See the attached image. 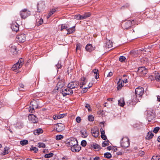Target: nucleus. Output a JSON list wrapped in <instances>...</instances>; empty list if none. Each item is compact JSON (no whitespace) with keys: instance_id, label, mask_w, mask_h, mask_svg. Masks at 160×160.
<instances>
[{"instance_id":"44","label":"nucleus","mask_w":160,"mask_h":160,"mask_svg":"<svg viewBox=\"0 0 160 160\" xmlns=\"http://www.w3.org/2000/svg\"><path fill=\"white\" fill-rule=\"evenodd\" d=\"M85 107L86 108L88 109V111H91V109L90 105L88 104H85Z\"/></svg>"},{"instance_id":"37","label":"nucleus","mask_w":160,"mask_h":160,"mask_svg":"<svg viewBox=\"0 0 160 160\" xmlns=\"http://www.w3.org/2000/svg\"><path fill=\"white\" fill-rule=\"evenodd\" d=\"M132 99H132V100H129L127 102V103L128 105H133L136 104V103L134 104V102L132 101Z\"/></svg>"},{"instance_id":"39","label":"nucleus","mask_w":160,"mask_h":160,"mask_svg":"<svg viewBox=\"0 0 160 160\" xmlns=\"http://www.w3.org/2000/svg\"><path fill=\"white\" fill-rule=\"evenodd\" d=\"M63 138V136L61 135H57L56 137V139L57 140H59L62 139Z\"/></svg>"},{"instance_id":"53","label":"nucleus","mask_w":160,"mask_h":160,"mask_svg":"<svg viewBox=\"0 0 160 160\" xmlns=\"http://www.w3.org/2000/svg\"><path fill=\"white\" fill-rule=\"evenodd\" d=\"M76 121L78 123H80L81 121V118L79 117H78L76 118Z\"/></svg>"},{"instance_id":"46","label":"nucleus","mask_w":160,"mask_h":160,"mask_svg":"<svg viewBox=\"0 0 160 160\" xmlns=\"http://www.w3.org/2000/svg\"><path fill=\"white\" fill-rule=\"evenodd\" d=\"M86 144L87 142L85 140H83L81 142V145L82 146L84 147L86 146Z\"/></svg>"},{"instance_id":"56","label":"nucleus","mask_w":160,"mask_h":160,"mask_svg":"<svg viewBox=\"0 0 160 160\" xmlns=\"http://www.w3.org/2000/svg\"><path fill=\"white\" fill-rule=\"evenodd\" d=\"M68 28L67 26L65 25H62L61 26V30L62 31V30L65 29H67Z\"/></svg>"},{"instance_id":"49","label":"nucleus","mask_w":160,"mask_h":160,"mask_svg":"<svg viewBox=\"0 0 160 160\" xmlns=\"http://www.w3.org/2000/svg\"><path fill=\"white\" fill-rule=\"evenodd\" d=\"M56 11V10L55 8H53L50 11V12L49 13L50 14H51V15H52V14L54 13V12Z\"/></svg>"},{"instance_id":"45","label":"nucleus","mask_w":160,"mask_h":160,"mask_svg":"<svg viewBox=\"0 0 160 160\" xmlns=\"http://www.w3.org/2000/svg\"><path fill=\"white\" fill-rule=\"evenodd\" d=\"M159 129L160 128L159 127H157L154 129L153 130V132L155 133H157L158 132Z\"/></svg>"},{"instance_id":"27","label":"nucleus","mask_w":160,"mask_h":160,"mask_svg":"<svg viewBox=\"0 0 160 160\" xmlns=\"http://www.w3.org/2000/svg\"><path fill=\"white\" fill-rule=\"evenodd\" d=\"M75 26L72 27V28H69L67 29L68 32L67 34H70L73 32L74 31V27Z\"/></svg>"},{"instance_id":"10","label":"nucleus","mask_w":160,"mask_h":160,"mask_svg":"<svg viewBox=\"0 0 160 160\" xmlns=\"http://www.w3.org/2000/svg\"><path fill=\"white\" fill-rule=\"evenodd\" d=\"M17 40L20 42H23L25 41L26 35L24 33L19 34L16 37Z\"/></svg>"},{"instance_id":"12","label":"nucleus","mask_w":160,"mask_h":160,"mask_svg":"<svg viewBox=\"0 0 160 160\" xmlns=\"http://www.w3.org/2000/svg\"><path fill=\"white\" fill-rule=\"evenodd\" d=\"M138 72L142 76H144L148 72V70L144 67H141L138 68Z\"/></svg>"},{"instance_id":"63","label":"nucleus","mask_w":160,"mask_h":160,"mask_svg":"<svg viewBox=\"0 0 160 160\" xmlns=\"http://www.w3.org/2000/svg\"><path fill=\"white\" fill-rule=\"evenodd\" d=\"M100 131L101 135L105 134V131L103 130V129L102 128L100 129Z\"/></svg>"},{"instance_id":"13","label":"nucleus","mask_w":160,"mask_h":160,"mask_svg":"<svg viewBox=\"0 0 160 160\" xmlns=\"http://www.w3.org/2000/svg\"><path fill=\"white\" fill-rule=\"evenodd\" d=\"M65 80L63 79H62L59 80L57 84V90H58L59 88H62L65 85Z\"/></svg>"},{"instance_id":"48","label":"nucleus","mask_w":160,"mask_h":160,"mask_svg":"<svg viewBox=\"0 0 160 160\" xmlns=\"http://www.w3.org/2000/svg\"><path fill=\"white\" fill-rule=\"evenodd\" d=\"M24 61L23 59L21 58L19 59L18 62L19 63V64H20V65L22 66L24 63Z\"/></svg>"},{"instance_id":"26","label":"nucleus","mask_w":160,"mask_h":160,"mask_svg":"<svg viewBox=\"0 0 160 160\" xmlns=\"http://www.w3.org/2000/svg\"><path fill=\"white\" fill-rule=\"evenodd\" d=\"M112 46V43L110 40L107 41L106 43V47L108 48H111Z\"/></svg>"},{"instance_id":"15","label":"nucleus","mask_w":160,"mask_h":160,"mask_svg":"<svg viewBox=\"0 0 160 160\" xmlns=\"http://www.w3.org/2000/svg\"><path fill=\"white\" fill-rule=\"evenodd\" d=\"M91 132L92 135L95 138L97 137L98 136V130L96 128H92Z\"/></svg>"},{"instance_id":"41","label":"nucleus","mask_w":160,"mask_h":160,"mask_svg":"<svg viewBox=\"0 0 160 160\" xmlns=\"http://www.w3.org/2000/svg\"><path fill=\"white\" fill-rule=\"evenodd\" d=\"M31 150H32L34 151L35 153H36L37 152L38 150V149L35 147H33L32 146L31 148H30Z\"/></svg>"},{"instance_id":"7","label":"nucleus","mask_w":160,"mask_h":160,"mask_svg":"<svg viewBox=\"0 0 160 160\" xmlns=\"http://www.w3.org/2000/svg\"><path fill=\"white\" fill-rule=\"evenodd\" d=\"M62 93L63 96L65 97L67 95H72L73 93V92L72 89L67 87V88L62 90Z\"/></svg>"},{"instance_id":"58","label":"nucleus","mask_w":160,"mask_h":160,"mask_svg":"<svg viewBox=\"0 0 160 160\" xmlns=\"http://www.w3.org/2000/svg\"><path fill=\"white\" fill-rule=\"evenodd\" d=\"M56 67L57 69H59L61 68L62 65L60 64H59V63H58L56 65Z\"/></svg>"},{"instance_id":"8","label":"nucleus","mask_w":160,"mask_h":160,"mask_svg":"<svg viewBox=\"0 0 160 160\" xmlns=\"http://www.w3.org/2000/svg\"><path fill=\"white\" fill-rule=\"evenodd\" d=\"M37 10L39 12L43 11L45 7L44 2L41 1L37 4Z\"/></svg>"},{"instance_id":"32","label":"nucleus","mask_w":160,"mask_h":160,"mask_svg":"<svg viewBox=\"0 0 160 160\" xmlns=\"http://www.w3.org/2000/svg\"><path fill=\"white\" fill-rule=\"evenodd\" d=\"M153 136V134L151 132H148L147 133L146 138L148 139L152 138Z\"/></svg>"},{"instance_id":"3","label":"nucleus","mask_w":160,"mask_h":160,"mask_svg":"<svg viewBox=\"0 0 160 160\" xmlns=\"http://www.w3.org/2000/svg\"><path fill=\"white\" fill-rule=\"evenodd\" d=\"M121 146L124 148L128 147L129 146V140L127 137L122 138L121 141Z\"/></svg>"},{"instance_id":"6","label":"nucleus","mask_w":160,"mask_h":160,"mask_svg":"<svg viewBox=\"0 0 160 160\" xmlns=\"http://www.w3.org/2000/svg\"><path fill=\"white\" fill-rule=\"evenodd\" d=\"M38 102L36 101H33L31 102V104L32 107H30V109L29 110L30 112L32 113L34 111V108H37L38 107Z\"/></svg>"},{"instance_id":"14","label":"nucleus","mask_w":160,"mask_h":160,"mask_svg":"<svg viewBox=\"0 0 160 160\" xmlns=\"http://www.w3.org/2000/svg\"><path fill=\"white\" fill-rule=\"evenodd\" d=\"M71 149L73 152H79L81 149V147L78 144L71 147Z\"/></svg>"},{"instance_id":"28","label":"nucleus","mask_w":160,"mask_h":160,"mask_svg":"<svg viewBox=\"0 0 160 160\" xmlns=\"http://www.w3.org/2000/svg\"><path fill=\"white\" fill-rule=\"evenodd\" d=\"M8 148L6 147L4 148V151L1 154L2 155H4L8 153Z\"/></svg>"},{"instance_id":"5","label":"nucleus","mask_w":160,"mask_h":160,"mask_svg":"<svg viewBox=\"0 0 160 160\" xmlns=\"http://www.w3.org/2000/svg\"><path fill=\"white\" fill-rule=\"evenodd\" d=\"M79 85V82L78 81H74L69 83L67 85V87L72 89L75 88H78Z\"/></svg>"},{"instance_id":"2","label":"nucleus","mask_w":160,"mask_h":160,"mask_svg":"<svg viewBox=\"0 0 160 160\" xmlns=\"http://www.w3.org/2000/svg\"><path fill=\"white\" fill-rule=\"evenodd\" d=\"M137 21L133 20L132 21L130 20H128L124 22L122 25V27L124 29H128L131 26H132L136 23Z\"/></svg>"},{"instance_id":"25","label":"nucleus","mask_w":160,"mask_h":160,"mask_svg":"<svg viewBox=\"0 0 160 160\" xmlns=\"http://www.w3.org/2000/svg\"><path fill=\"white\" fill-rule=\"evenodd\" d=\"M128 77L125 75H123V77L122 78V79L121 80L124 83H127L128 82Z\"/></svg>"},{"instance_id":"47","label":"nucleus","mask_w":160,"mask_h":160,"mask_svg":"<svg viewBox=\"0 0 160 160\" xmlns=\"http://www.w3.org/2000/svg\"><path fill=\"white\" fill-rule=\"evenodd\" d=\"M19 86L20 87V88H18L19 90L20 91H23V89L24 88V85L22 83H21L19 85Z\"/></svg>"},{"instance_id":"24","label":"nucleus","mask_w":160,"mask_h":160,"mask_svg":"<svg viewBox=\"0 0 160 160\" xmlns=\"http://www.w3.org/2000/svg\"><path fill=\"white\" fill-rule=\"evenodd\" d=\"M36 21V25L37 26H38L43 23V20L42 18H40V19H37Z\"/></svg>"},{"instance_id":"61","label":"nucleus","mask_w":160,"mask_h":160,"mask_svg":"<svg viewBox=\"0 0 160 160\" xmlns=\"http://www.w3.org/2000/svg\"><path fill=\"white\" fill-rule=\"evenodd\" d=\"M12 70L13 71H15L17 69L16 67V65L15 64L13 66V67H12Z\"/></svg>"},{"instance_id":"43","label":"nucleus","mask_w":160,"mask_h":160,"mask_svg":"<svg viewBox=\"0 0 160 160\" xmlns=\"http://www.w3.org/2000/svg\"><path fill=\"white\" fill-rule=\"evenodd\" d=\"M88 120L90 121H93L94 118L92 115H90L88 116Z\"/></svg>"},{"instance_id":"1","label":"nucleus","mask_w":160,"mask_h":160,"mask_svg":"<svg viewBox=\"0 0 160 160\" xmlns=\"http://www.w3.org/2000/svg\"><path fill=\"white\" fill-rule=\"evenodd\" d=\"M144 93V88L141 87H139L137 88L135 90V95L133 97L132 102L134 104L136 103L139 101V98H141V96Z\"/></svg>"},{"instance_id":"38","label":"nucleus","mask_w":160,"mask_h":160,"mask_svg":"<svg viewBox=\"0 0 160 160\" xmlns=\"http://www.w3.org/2000/svg\"><path fill=\"white\" fill-rule=\"evenodd\" d=\"M38 147L39 148H44L45 147V144L43 143H38Z\"/></svg>"},{"instance_id":"55","label":"nucleus","mask_w":160,"mask_h":160,"mask_svg":"<svg viewBox=\"0 0 160 160\" xmlns=\"http://www.w3.org/2000/svg\"><path fill=\"white\" fill-rule=\"evenodd\" d=\"M80 15H77L74 16V18L78 20H80Z\"/></svg>"},{"instance_id":"51","label":"nucleus","mask_w":160,"mask_h":160,"mask_svg":"<svg viewBox=\"0 0 160 160\" xmlns=\"http://www.w3.org/2000/svg\"><path fill=\"white\" fill-rule=\"evenodd\" d=\"M155 78L157 81H160V75L158 74L156 75L155 77Z\"/></svg>"},{"instance_id":"11","label":"nucleus","mask_w":160,"mask_h":160,"mask_svg":"<svg viewBox=\"0 0 160 160\" xmlns=\"http://www.w3.org/2000/svg\"><path fill=\"white\" fill-rule=\"evenodd\" d=\"M28 118L30 121H31L32 122L34 123H37L38 121V118L33 114H29Z\"/></svg>"},{"instance_id":"21","label":"nucleus","mask_w":160,"mask_h":160,"mask_svg":"<svg viewBox=\"0 0 160 160\" xmlns=\"http://www.w3.org/2000/svg\"><path fill=\"white\" fill-rule=\"evenodd\" d=\"M124 83L120 79L117 83V89L118 90L121 89V88L124 86Z\"/></svg>"},{"instance_id":"30","label":"nucleus","mask_w":160,"mask_h":160,"mask_svg":"<svg viewBox=\"0 0 160 160\" xmlns=\"http://www.w3.org/2000/svg\"><path fill=\"white\" fill-rule=\"evenodd\" d=\"M112 155L109 152H106L104 154V157L105 158H110L112 157Z\"/></svg>"},{"instance_id":"18","label":"nucleus","mask_w":160,"mask_h":160,"mask_svg":"<svg viewBox=\"0 0 160 160\" xmlns=\"http://www.w3.org/2000/svg\"><path fill=\"white\" fill-rule=\"evenodd\" d=\"M19 25L17 23L12 24L11 28L13 31L17 32L19 30Z\"/></svg>"},{"instance_id":"40","label":"nucleus","mask_w":160,"mask_h":160,"mask_svg":"<svg viewBox=\"0 0 160 160\" xmlns=\"http://www.w3.org/2000/svg\"><path fill=\"white\" fill-rule=\"evenodd\" d=\"M129 6L130 5L128 3H126L124 5L121 7L120 9H123L125 8H128L129 7Z\"/></svg>"},{"instance_id":"59","label":"nucleus","mask_w":160,"mask_h":160,"mask_svg":"<svg viewBox=\"0 0 160 160\" xmlns=\"http://www.w3.org/2000/svg\"><path fill=\"white\" fill-rule=\"evenodd\" d=\"M98 69H95L93 70L92 71V72H93V73H94V74H96L97 73H98Z\"/></svg>"},{"instance_id":"20","label":"nucleus","mask_w":160,"mask_h":160,"mask_svg":"<svg viewBox=\"0 0 160 160\" xmlns=\"http://www.w3.org/2000/svg\"><path fill=\"white\" fill-rule=\"evenodd\" d=\"M80 132L82 135V137L83 138H86L88 136V134L87 130L85 129H82L80 131Z\"/></svg>"},{"instance_id":"52","label":"nucleus","mask_w":160,"mask_h":160,"mask_svg":"<svg viewBox=\"0 0 160 160\" xmlns=\"http://www.w3.org/2000/svg\"><path fill=\"white\" fill-rule=\"evenodd\" d=\"M84 16H85V18H87L89 17H90L91 15V14L89 12L85 13L84 14Z\"/></svg>"},{"instance_id":"22","label":"nucleus","mask_w":160,"mask_h":160,"mask_svg":"<svg viewBox=\"0 0 160 160\" xmlns=\"http://www.w3.org/2000/svg\"><path fill=\"white\" fill-rule=\"evenodd\" d=\"M43 130L41 128L35 130L33 131V133L35 135H38L42 133Z\"/></svg>"},{"instance_id":"42","label":"nucleus","mask_w":160,"mask_h":160,"mask_svg":"<svg viewBox=\"0 0 160 160\" xmlns=\"http://www.w3.org/2000/svg\"><path fill=\"white\" fill-rule=\"evenodd\" d=\"M126 58L124 56H121L119 57V60L121 62H123L125 61Z\"/></svg>"},{"instance_id":"23","label":"nucleus","mask_w":160,"mask_h":160,"mask_svg":"<svg viewBox=\"0 0 160 160\" xmlns=\"http://www.w3.org/2000/svg\"><path fill=\"white\" fill-rule=\"evenodd\" d=\"M118 105L121 107H123L124 105L125 102L123 98H121L120 100L118 101Z\"/></svg>"},{"instance_id":"34","label":"nucleus","mask_w":160,"mask_h":160,"mask_svg":"<svg viewBox=\"0 0 160 160\" xmlns=\"http://www.w3.org/2000/svg\"><path fill=\"white\" fill-rule=\"evenodd\" d=\"M11 52H12L13 54H16L17 53V49L15 47L12 48H11Z\"/></svg>"},{"instance_id":"31","label":"nucleus","mask_w":160,"mask_h":160,"mask_svg":"<svg viewBox=\"0 0 160 160\" xmlns=\"http://www.w3.org/2000/svg\"><path fill=\"white\" fill-rule=\"evenodd\" d=\"M109 142L108 140L104 141L102 144V146L103 147H105L109 145Z\"/></svg>"},{"instance_id":"16","label":"nucleus","mask_w":160,"mask_h":160,"mask_svg":"<svg viewBox=\"0 0 160 160\" xmlns=\"http://www.w3.org/2000/svg\"><path fill=\"white\" fill-rule=\"evenodd\" d=\"M65 126L62 123L59 124H57V127L56 128V130L58 132H61L64 130Z\"/></svg>"},{"instance_id":"17","label":"nucleus","mask_w":160,"mask_h":160,"mask_svg":"<svg viewBox=\"0 0 160 160\" xmlns=\"http://www.w3.org/2000/svg\"><path fill=\"white\" fill-rule=\"evenodd\" d=\"M85 49L86 51L90 52L92 51L95 49V47H93L90 44H88L86 45Z\"/></svg>"},{"instance_id":"35","label":"nucleus","mask_w":160,"mask_h":160,"mask_svg":"<svg viewBox=\"0 0 160 160\" xmlns=\"http://www.w3.org/2000/svg\"><path fill=\"white\" fill-rule=\"evenodd\" d=\"M53 153L50 152L48 154H47L45 155L44 157L45 158H50L53 156Z\"/></svg>"},{"instance_id":"33","label":"nucleus","mask_w":160,"mask_h":160,"mask_svg":"<svg viewBox=\"0 0 160 160\" xmlns=\"http://www.w3.org/2000/svg\"><path fill=\"white\" fill-rule=\"evenodd\" d=\"M28 143V141L27 140H23L21 141H20V144L22 146H24L27 144Z\"/></svg>"},{"instance_id":"50","label":"nucleus","mask_w":160,"mask_h":160,"mask_svg":"<svg viewBox=\"0 0 160 160\" xmlns=\"http://www.w3.org/2000/svg\"><path fill=\"white\" fill-rule=\"evenodd\" d=\"M57 116H58L57 118H58V119H60V118H63L64 117L65 115L64 114H60L59 115H57Z\"/></svg>"},{"instance_id":"60","label":"nucleus","mask_w":160,"mask_h":160,"mask_svg":"<svg viewBox=\"0 0 160 160\" xmlns=\"http://www.w3.org/2000/svg\"><path fill=\"white\" fill-rule=\"evenodd\" d=\"M15 64L16 65H17V67H18V69L20 68L22 66V65H20V64H19V63H18V62Z\"/></svg>"},{"instance_id":"64","label":"nucleus","mask_w":160,"mask_h":160,"mask_svg":"<svg viewBox=\"0 0 160 160\" xmlns=\"http://www.w3.org/2000/svg\"><path fill=\"white\" fill-rule=\"evenodd\" d=\"M57 115H54L53 116V118L54 120H57L58 119V118H57Z\"/></svg>"},{"instance_id":"29","label":"nucleus","mask_w":160,"mask_h":160,"mask_svg":"<svg viewBox=\"0 0 160 160\" xmlns=\"http://www.w3.org/2000/svg\"><path fill=\"white\" fill-rule=\"evenodd\" d=\"M93 148L94 149L97 150V151H99L101 148V146L100 145L96 143L93 144Z\"/></svg>"},{"instance_id":"62","label":"nucleus","mask_w":160,"mask_h":160,"mask_svg":"<svg viewBox=\"0 0 160 160\" xmlns=\"http://www.w3.org/2000/svg\"><path fill=\"white\" fill-rule=\"evenodd\" d=\"M113 73L112 72H109L108 74L107 77H110L112 76L113 75Z\"/></svg>"},{"instance_id":"54","label":"nucleus","mask_w":160,"mask_h":160,"mask_svg":"<svg viewBox=\"0 0 160 160\" xmlns=\"http://www.w3.org/2000/svg\"><path fill=\"white\" fill-rule=\"evenodd\" d=\"M88 88L86 87L84 88L83 90L82 91V93H84L86 92L88 90Z\"/></svg>"},{"instance_id":"57","label":"nucleus","mask_w":160,"mask_h":160,"mask_svg":"<svg viewBox=\"0 0 160 160\" xmlns=\"http://www.w3.org/2000/svg\"><path fill=\"white\" fill-rule=\"evenodd\" d=\"M101 137L104 140H106L107 139V137L105 134L101 135Z\"/></svg>"},{"instance_id":"36","label":"nucleus","mask_w":160,"mask_h":160,"mask_svg":"<svg viewBox=\"0 0 160 160\" xmlns=\"http://www.w3.org/2000/svg\"><path fill=\"white\" fill-rule=\"evenodd\" d=\"M82 45L80 43L77 44V47L76 48V52H77L78 50L80 51Z\"/></svg>"},{"instance_id":"19","label":"nucleus","mask_w":160,"mask_h":160,"mask_svg":"<svg viewBox=\"0 0 160 160\" xmlns=\"http://www.w3.org/2000/svg\"><path fill=\"white\" fill-rule=\"evenodd\" d=\"M81 82L80 85V88H82L83 85H85L87 84V80L86 78L84 77H82L80 79Z\"/></svg>"},{"instance_id":"4","label":"nucleus","mask_w":160,"mask_h":160,"mask_svg":"<svg viewBox=\"0 0 160 160\" xmlns=\"http://www.w3.org/2000/svg\"><path fill=\"white\" fill-rule=\"evenodd\" d=\"M78 142L76 139L75 138H72L68 140L66 143L67 146L68 147H72L75 145L78 144Z\"/></svg>"},{"instance_id":"9","label":"nucleus","mask_w":160,"mask_h":160,"mask_svg":"<svg viewBox=\"0 0 160 160\" xmlns=\"http://www.w3.org/2000/svg\"><path fill=\"white\" fill-rule=\"evenodd\" d=\"M20 15L22 18L25 19L30 15V12L26 9H24L20 12Z\"/></svg>"}]
</instances>
